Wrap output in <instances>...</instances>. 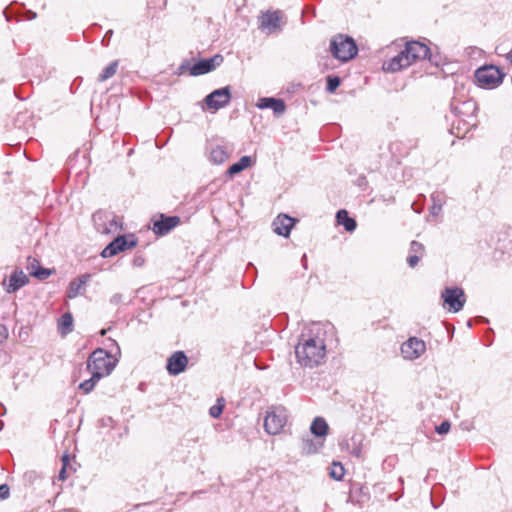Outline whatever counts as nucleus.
<instances>
[{"instance_id":"obj_3","label":"nucleus","mask_w":512,"mask_h":512,"mask_svg":"<svg viewBox=\"0 0 512 512\" xmlns=\"http://www.w3.org/2000/svg\"><path fill=\"white\" fill-rule=\"evenodd\" d=\"M116 359H112L111 355L102 348L94 350L88 360L87 369L94 374H98L99 377L103 378L111 374L116 366Z\"/></svg>"},{"instance_id":"obj_25","label":"nucleus","mask_w":512,"mask_h":512,"mask_svg":"<svg viewBox=\"0 0 512 512\" xmlns=\"http://www.w3.org/2000/svg\"><path fill=\"white\" fill-rule=\"evenodd\" d=\"M73 330V317L70 313H64L58 322V331L62 336H66Z\"/></svg>"},{"instance_id":"obj_4","label":"nucleus","mask_w":512,"mask_h":512,"mask_svg":"<svg viewBox=\"0 0 512 512\" xmlns=\"http://www.w3.org/2000/svg\"><path fill=\"white\" fill-rule=\"evenodd\" d=\"M330 50L332 55L342 62L354 58L358 52L354 39L343 34H338L331 39Z\"/></svg>"},{"instance_id":"obj_35","label":"nucleus","mask_w":512,"mask_h":512,"mask_svg":"<svg viewBox=\"0 0 512 512\" xmlns=\"http://www.w3.org/2000/svg\"><path fill=\"white\" fill-rule=\"evenodd\" d=\"M68 464H69V456L67 454H64L62 456V468L58 473V479L60 481H64L67 478L66 468H67Z\"/></svg>"},{"instance_id":"obj_6","label":"nucleus","mask_w":512,"mask_h":512,"mask_svg":"<svg viewBox=\"0 0 512 512\" xmlns=\"http://www.w3.org/2000/svg\"><path fill=\"white\" fill-rule=\"evenodd\" d=\"M504 74L493 65L478 68L475 71V78L479 86L492 89L499 86L503 81Z\"/></svg>"},{"instance_id":"obj_30","label":"nucleus","mask_w":512,"mask_h":512,"mask_svg":"<svg viewBox=\"0 0 512 512\" xmlns=\"http://www.w3.org/2000/svg\"><path fill=\"white\" fill-rule=\"evenodd\" d=\"M101 377L98 374L91 373V377L88 380L83 381L79 385V389H81L84 393L91 392L95 385L99 382Z\"/></svg>"},{"instance_id":"obj_28","label":"nucleus","mask_w":512,"mask_h":512,"mask_svg":"<svg viewBox=\"0 0 512 512\" xmlns=\"http://www.w3.org/2000/svg\"><path fill=\"white\" fill-rule=\"evenodd\" d=\"M432 206L430 212L432 215L437 216L445 203V197L442 193L434 192L431 194Z\"/></svg>"},{"instance_id":"obj_45","label":"nucleus","mask_w":512,"mask_h":512,"mask_svg":"<svg viewBox=\"0 0 512 512\" xmlns=\"http://www.w3.org/2000/svg\"><path fill=\"white\" fill-rule=\"evenodd\" d=\"M20 121V115H18L17 119H16V124Z\"/></svg>"},{"instance_id":"obj_41","label":"nucleus","mask_w":512,"mask_h":512,"mask_svg":"<svg viewBox=\"0 0 512 512\" xmlns=\"http://www.w3.org/2000/svg\"><path fill=\"white\" fill-rule=\"evenodd\" d=\"M28 18L29 19H35L36 18V13L35 12H32V11H28Z\"/></svg>"},{"instance_id":"obj_7","label":"nucleus","mask_w":512,"mask_h":512,"mask_svg":"<svg viewBox=\"0 0 512 512\" xmlns=\"http://www.w3.org/2000/svg\"><path fill=\"white\" fill-rule=\"evenodd\" d=\"M92 219L96 229L102 234L115 233L122 227L121 220L111 213L98 211L93 214Z\"/></svg>"},{"instance_id":"obj_42","label":"nucleus","mask_w":512,"mask_h":512,"mask_svg":"<svg viewBox=\"0 0 512 512\" xmlns=\"http://www.w3.org/2000/svg\"><path fill=\"white\" fill-rule=\"evenodd\" d=\"M112 33H113V32H112V30H109V31L106 33V35L104 36V38H103L102 42H104V41L106 40V38H107V37H110V36L112 35Z\"/></svg>"},{"instance_id":"obj_27","label":"nucleus","mask_w":512,"mask_h":512,"mask_svg":"<svg viewBox=\"0 0 512 512\" xmlns=\"http://www.w3.org/2000/svg\"><path fill=\"white\" fill-rule=\"evenodd\" d=\"M89 278V275H83L79 279L71 281L68 289V297L75 298L80 293V290L82 289L83 285L86 284Z\"/></svg>"},{"instance_id":"obj_14","label":"nucleus","mask_w":512,"mask_h":512,"mask_svg":"<svg viewBox=\"0 0 512 512\" xmlns=\"http://www.w3.org/2000/svg\"><path fill=\"white\" fill-rule=\"evenodd\" d=\"M451 110L455 116L465 118H474L477 110V104L472 99L459 101L454 99L451 102Z\"/></svg>"},{"instance_id":"obj_17","label":"nucleus","mask_w":512,"mask_h":512,"mask_svg":"<svg viewBox=\"0 0 512 512\" xmlns=\"http://www.w3.org/2000/svg\"><path fill=\"white\" fill-rule=\"evenodd\" d=\"M256 107L259 109H272L276 116L282 115L286 110L285 102L282 99L273 97L259 98Z\"/></svg>"},{"instance_id":"obj_23","label":"nucleus","mask_w":512,"mask_h":512,"mask_svg":"<svg viewBox=\"0 0 512 512\" xmlns=\"http://www.w3.org/2000/svg\"><path fill=\"white\" fill-rule=\"evenodd\" d=\"M336 220L339 225H342L346 231L353 232L356 229V221L349 217L346 210H339L336 214Z\"/></svg>"},{"instance_id":"obj_15","label":"nucleus","mask_w":512,"mask_h":512,"mask_svg":"<svg viewBox=\"0 0 512 512\" xmlns=\"http://www.w3.org/2000/svg\"><path fill=\"white\" fill-rule=\"evenodd\" d=\"M188 364V358L183 351L174 352L168 359L166 369L170 375H179L184 372Z\"/></svg>"},{"instance_id":"obj_44","label":"nucleus","mask_w":512,"mask_h":512,"mask_svg":"<svg viewBox=\"0 0 512 512\" xmlns=\"http://www.w3.org/2000/svg\"><path fill=\"white\" fill-rule=\"evenodd\" d=\"M109 340L113 343V345H115L117 347V349L119 350V347H118V344L116 343V341L112 340L109 338Z\"/></svg>"},{"instance_id":"obj_36","label":"nucleus","mask_w":512,"mask_h":512,"mask_svg":"<svg viewBox=\"0 0 512 512\" xmlns=\"http://www.w3.org/2000/svg\"><path fill=\"white\" fill-rule=\"evenodd\" d=\"M450 423L448 421H443L439 426L436 427V432L438 434H446L450 430Z\"/></svg>"},{"instance_id":"obj_20","label":"nucleus","mask_w":512,"mask_h":512,"mask_svg":"<svg viewBox=\"0 0 512 512\" xmlns=\"http://www.w3.org/2000/svg\"><path fill=\"white\" fill-rule=\"evenodd\" d=\"M28 282V277L23 271H15L9 278L8 293H13Z\"/></svg>"},{"instance_id":"obj_1","label":"nucleus","mask_w":512,"mask_h":512,"mask_svg":"<svg viewBox=\"0 0 512 512\" xmlns=\"http://www.w3.org/2000/svg\"><path fill=\"white\" fill-rule=\"evenodd\" d=\"M326 329L321 323H311L302 330L295 347L297 362L313 368L321 364L326 355Z\"/></svg>"},{"instance_id":"obj_31","label":"nucleus","mask_w":512,"mask_h":512,"mask_svg":"<svg viewBox=\"0 0 512 512\" xmlns=\"http://www.w3.org/2000/svg\"><path fill=\"white\" fill-rule=\"evenodd\" d=\"M329 474L333 479L339 481L344 477L345 469L341 463L333 462Z\"/></svg>"},{"instance_id":"obj_40","label":"nucleus","mask_w":512,"mask_h":512,"mask_svg":"<svg viewBox=\"0 0 512 512\" xmlns=\"http://www.w3.org/2000/svg\"><path fill=\"white\" fill-rule=\"evenodd\" d=\"M144 260L142 257H135L133 260V264L135 266H141L143 264Z\"/></svg>"},{"instance_id":"obj_10","label":"nucleus","mask_w":512,"mask_h":512,"mask_svg":"<svg viewBox=\"0 0 512 512\" xmlns=\"http://www.w3.org/2000/svg\"><path fill=\"white\" fill-rule=\"evenodd\" d=\"M136 244L137 240L132 234L128 236H118L103 249L101 255L104 258L112 257L121 251L133 248Z\"/></svg>"},{"instance_id":"obj_16","label":"nucleus","mask_w":512,"mask_h":512,"mask_svg":"<svg viewBox=\"0 0 512 512\" xmlns=\"http://www.w3.org/2000/svg\"><path fill=\"white\" fill-rule=\"evenodd\" d=\"M180 223L178 216L160 215V218L153 222V231L157 235H166Z\"/></svg>"},{"instance_id":"obj_29","label":"nucleus","mask_w":512,"mask_h":512,"mask_svg":"<svg viewBox=\"0 0 512 512\" xmlns=\"http://www.w3.org/2000/svg\"><path fill=\"white\" fill-rule=\"evenodd\" d=\"M117 69H118V61L115 60L103 69L102 73L98 77V80L100 82H104V81L108 80L109 78L113 77L116 74Z\"/></svg>"},{"instance_id":"obj_24","label":"nucleus","mask_w":512,"mask_h":512,"mask_svg":"<svg viewBox=\"0 0 512 512\" xmlns=\"http://www.w3.org/2000/svg\"><path fill=\"white\" fill-rule=\"evenodd\" d=\"M252 165V159L250 156H243L240 158V160L234 164H232L228 170H227V175L229 177H232L240 172H242L243 170H245L246 168L250 167Z\"/></svg>"},{"instance_id":"obj_32","label":"nucleus","mask_w":512,"mask_h":512,"mask_svg":"<svg viewBox=\"0 0 512 512\" xmlns=\"http://www.w3.org/2000/svg\"><path fill=\"white\" fill-rule=\"evenodd\" d=\"M223 408H224V400L218 399L217 403L209 409L210 416L212 418H218L222 414Z\"/></svg>"},{"instance_id":"obj_19","label":"nucleus","mask_w":512,"mask_h":512,"mask_svg":"<svg viewBox=\"0 0 512 512\" xmlns=\"http://www.w3.org/2000/svg\"><path fill=\"white\" fill-rule=\"evenodd\" d=\"M293 225V218L287 215H279L273 222V230L278 235L288 237Z\"/></svg>"},{"instance_id":"obj_13","label":"nucleus","mask_w":512,"mask_h":512,"mask_svg":"<svg viewBox=\"0 0 512 512\" xmlns=\"http://www.w3.org/2000/svg\"><path fill=\"white\" fill-rule=\"evenodd\" d=\"M426 350L425 342L416 337H412L401 346V353L404 358L413 360L419 358Z\"/></svg>"},{"instance_id":"obj_2","label":"nucleus","mask_w":512,"mask_h":512,"mask_svg":"<svg viewBox=\"0 0 512 512\" xmlns=\"http://www.w3.org/2000/svg\"><path fill=\"white\" fill-rule=\"evenodd\" d=\"M430 49L423 43L417 41L408 42L398 55L387 62H384L383 69L388 72H397L410 66L417 60L426 59Z\"/></svg>"},{"instance_id":"obj_26","label":"nucleus","mask_w":512,"mask_h":512,"mask_svg":"<svg viewBox=\"0 0 512 512\" xmlns=\"http://www.w3.org/2000/svg\"><path fill=\"white\" fill-rule=\"evenodd\" d=\"M323 446V442H316L315 440L307 437L302 439V453L311 455L317 453Z\"/></svg>"},{"instance_id":"obj_12","label":"nucleus","mask_w":512,"mask_h":512,"mask_svg":"<svg viewBox=\"0 0 512 512\" xmlns=\"http://www.w3.org/2000/svg\"><path fill=\"white\" fill-rule=\"evenodd\" d=\"M223 62V56L216 54L211 58L201 59L196 62L190 69V74L193 76H199L209 73L220 66Z\"/></svg>"},{"instance_id":"obj_18","label":"nucleus","mask_w":512,"mask_h":512,"mask_svg":"<svg viewBox=\"0 0 512 512\" xmlns=\"http://www.w3.org/2000/svg\"><path fill=\"white\" fill-rule=\"evenodd\" d=\"M230 150L226 145H212L208 150L209 161L213 164H223L230 156Z\"/></svg>"},{"instance_id":"obj_39","label":"nucleus","mask_w":512,"mask_h":512,"mask_svg":"<svg viewBox=\"0 0 512 512\" xmlns=\"http://www.w3.org/2000/svg\"><path fill=\"white\" fill-rule=\"evenodd\" d=\"M111 303L117 305L122 301V295L121 294H114L111 299Z\"/></svg>"},{"instance_id":"obj_21","label":"nucleus","mask_w":512,"mask_h":512,"mask_svg":"<svg viewBox=\"0 0 512 512\" xmlns=\"http://www.w3.org/2000/svg\"><path fill=\"white\" fill-rule=\"evenodd\" d=\"M28 262V270L30 275L36 277L37 279L45 280L51 275V271L49 269L40 267L39 262L36 259L29 257Z\"/></svg>"},{"instance_id":"obj_9","label":"nucleus","mask_w":512,"mask_h":512,"mask_svg":"<svg viewBox=\"0 0 512 512\" xmlns=\"http://www.w3.org/2000/svg\"><path fill=\"white\" fill-rule=\"evenodd\" d=\"M444 305H447L449 311L457 313L463 309L466 302V296L463 289L458 287H447L442 293Z\"/></svg>"},{"instance_id":"obj_37","label":"nucleus","mask_w":512,"mask_h":512,"mask_svg":"<svg viewBox=\"0 0 512 512\" xmlns=\"http://www.w3.org/2000/svg\"><path fill=\"white\" fill-rule=\"evenodd\" d=\"M422 257L416 254H409L407 257V263L411 268H414Z\"/></svg>"},{"instance_id":"obj_43","label":"nucleus","mask_w":512,"mask_h":512,"mask_svg":"<svg viewBox=\"0 0 512 512\" xmlns=\"http://www.w3.org/2000/svg\"><path fill=\"white\" fill-rule=\"evenodd\" d=\"M108 330H109V329H102V330L100 331V335H101V336L106 335V333H107V331H108Z\"/></svg>"},{"instance_id":"obj_8","label":"nucleus","mask_w":512,"mask_h":512,"mask_svg":"<svg viewBox=\"0 0 512 512\" xmlns=\"http://www.w3.org/2000/svg\"><path fill=\"white\" fill-rule=\"evenodd\" d=\"M231 90L229 86H225L212 91L204 98L207 109L211 112H216L219 109L227 106L231 100Z\"/></svg>"},{"instance_id":"obj_5","label":"nucleus","mask_w":512,"mask_h":512,"mask_svg":"<svg viewBox=\"0 0 512 512\" xmlns=\"http://www.w3.org/2000/svg\"><path fill=\"white\" fill-rule=\"evenodd\" d=\"M287 419V410L283 406H273L266 412L264 429L270 435H277L285 427Z\"/></svg>"},{"instance_id":"obj_22","label":"nucleus","mask_w":512,"mask_h":512,"mask_svg":"<svg viewBox=\"0 0 512 512\" xmlns=\"http://www.w3.org/2000/svg\"><path fill=\"white\" fill-rule=\"evenodd\" d=\"M311 433L318 438H324L327 436L329 426L323 417H316L310 426Z\"/></svg>"},{"instance_id":"obj_11","label":"nucleus","mask_w":512,"mask_h":512,"mask_svg":"<svg viewBox=\"0 0 512 512\" xmlns=\"http://www.w3.org/2000/svg\"><path fill=\"white\" fill-rule=\"evenodd\" d=\"M283 14L280 10L267 11L259 17V28L262 31L273 33L281 30Z\"/></svg>"},{"instance_id":"obj_38","label":"nucleus","mask_w":512,"mask_h":512,"mask_svg":"<svg viewBox=\"0 0 512 512\" xmlns=\"http://www.w3.org/2000/svg\"><path fill=\"white\" fill-rule=\"evenodd\" d=\"M10 489L7 484L0 485V499L4 500L9 497Z\"/></svg>"},{"instance_id":"obj_34","label":"nucleus","mask_w":512,"mask_h":512,"mask_svg":"<svg viewBox=\"0 0 512 512\" xmlns=\"http://www.w3.org/2000/svg\"><path fill=\"white\" fill-rule=\"evenodd\" d=\"M340 78L337 76H328L327 77V86L326 90L329 93H333L340 85Z\"/></svg>"},{"instance_id":"obj_33","label":"nucleus","mask_w":512,"mask_h":512,"mask_svg":"<svg viewBox=\"0 0 512 512\" xmlns=\"http://www.w3.org/2000/svg\"><path fill=\"white\" fill-rule=\"evenodd\" d=\"M425 253V247L422 243L417 241H412L409 248V254H416L418 256L423 257Z\"/></svg>"}]
</instances>
